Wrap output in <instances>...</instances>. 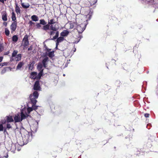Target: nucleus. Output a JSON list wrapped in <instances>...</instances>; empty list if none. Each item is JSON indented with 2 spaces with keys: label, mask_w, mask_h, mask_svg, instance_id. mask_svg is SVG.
Here are the masks:
<instances>
[{
  "label": "nucleus",
  "mask_w": 158,
  "mask_h": 158,
  "mask_svg": "<svg viewBox=\"0 0 158 158\" xmlns=\"http://www.w3.org/2000/svg\"><path fill=\"white\" fill-rule=\"evenodd\" d=\"M59 28L58 27H56V25H51L50 27H49L48 30L42 29L45 31L50 36H53L55 35L51 39L52 40H54L56 39L59 36V31H58Z\"/></svg>",
  "instance_id": "f257e3e1"
},
{
  "label": "nucleus",
  "mask_w": 158,
  "mask_h": 158,
  "mask_svg": "<svg viewBox=\"0 0 158 158\" xmlns=\"http://www.w3.org/2000/svg\"><path fill=\"white\" fill-rule=\"evenodd\" d=\"M56 22V21L54 19H52L48 20V22L47 25L43 26L41 29H45V30H48L49 27H50L51 25H54L53 24L55 23Z\"/></svg>",
  "instance_id": "f03ea898"
},
{
  "label": "nucleus",
  "mask_w": 158,
  "mask_h": 158,
  "mask_svg": "<svg viewBox=\"0 0 158 158\" xmlns=\"http://www.w3.org/2000/svg\"><path fill=\"white\" fill-rule=\"evenodd\" d=\"M77 25V30L79 33H81L85 29L86 27V24L83 23Z\"/></svg>",
  "instance_id": "7ed1b4c3"
},
{
  "label": "nucleus",
  "mask_w": 158,
  "mask_h": 158,
  "mask_svg": "<svg viewBox=\"0 0 158 158\" xmlns=\"http://www.w3.org/2000/svg\"><path fill=\"white\" fill-rule=\"evenodd\" d=\"M28 37L29 36L27 35H26L24 36L23 40V45L24 48H26V46L28 45L29 44V41L28 40Z\"/></svg>",
  "instance_id": "20e7f679"
},
{
  "label": "nucleus",
  "mask_w": 158,
  "mask_h": 158,
  "mask_svg": "<svg viewBox=\"0 0 158 158\" xmlns=\"http://www.w3.org/2000/svg\"><path fill=\"white\" fill-rule=\"evenodd\" d=\"M17 21H14L12 22L10 26V28L11 32H13L15 31L17 27Z\"/></svg>",
  "instance_id": "39448f33"
},
{
  "label": "nucleus",
  "mask_w": 158,
  "mask_h": 158,
  "mask_svg": "<svg viewBox=\"0 0 158 158\" xmlns=\"http://www.w3.org/2000/svg\"><path fill=\"white\" fill-rule=\"evenodd\" d=\"M40 82L39 81H37L34 85L33 89L35 90H40Z\"/></svg>",
  "instance_id": "423d86ee"
},
{
  "label": "nucleus",
  "mask_w": 158,
  "mask_h": 158,
  "mask_svg": "<svg viewBox=\"0 0 158 158\" xmlns=\"http://www.w3.org/2000/svg\"><path fill=\"white\" fill-rule=\"evenodd\" d=\"M49 58L47 56H45V58L42 60L41 63L44 68H46L47 67V62Z\"/></svg>",
  "instance_id": "0eeeda50"
},
{
  "label": "nucleus",
  "mask_w": 158,
  "mask_h": 158,
  "mask_svg": "<svg viewBox=\"0 0 158 158\" xmlns=\"http://www.w3.org/2000/svg\"><path fill=\"white\" fill-rule=\"evenodd\" d=\"M14 120L15 123L19 122L21 121L19 113H18L15 115Z\"/></svg>",
  "instance_id": "6e6552de"
},
{
  "label": "nucleus",
  "mask_w": 158,
  "mask_h": 158,
  "mask_svg": "<svg viewBox=\"0 0 158 158\" xmlns=\"http://www.w3.org/2000/svg\"><path fill=\"white\" fill-rule=\"evenodd\" d=\"M6 121L7 123L13 122L14 121L12 116L11 115L7 116L6 117Z\"/></svg>",
  "instance_id": "1a4fd4ad"
},
{
  "label": "nucleus",
  "mask_w": 158,
  "mask_h": 158,
  "mask_svg": "<svg viewBox=\"0 0 158 158\" xmlns=\"http://www.w3.org/2000/svg\"><path fill=\"white\" fill-rule=\"evenodd\" d=\"M15 11L17 15H19L21 13L20 8L18 5V4L16 2L15 3Z\"/></svg>",
  "instance_id": "9d476101"
},
{
  "label": "nucleus",
  "mask_w": 158,
  "mask_h": 158,
  "mask_svg": "<svg viewBox=\"0 0 158 158\" xmlns=\"http://www.w3.org/2000/svg\"><path fill=\"white\" fill-rule=\"evenodd\" d=\"M30 100L32 104V105H35L36 104L37 102V101L36 100V99L37 98H33L32 97V94H31L30 96Z\"/></svg>",
  "instance_id": "9b49d317"
},
{
  "label": "nucleus",
  "mask_w": 158,
  "mask_h": 158,
  "mask_svg": "<svg viewBox=\"0 0 158 158\" xmlns=\"http://www.w3.org/2000/svg\"><path fill=\"white\" fill-rule=\"evenodd\" d=\"M69 33V32L67 30H64L60 33V35L63 37L66 36L68 35Z\"/></svg>",
  "instance_id": "f8f14e48"
},
{
  "label": "nucleus",
  "mask_w": 158,
  "mask_h": 158,
  "mask_svg": "<svg viewBox=\"0 0 158 158\" xmlns=\"http://www.w3.org/2000/svg\"><path fill=\"white\" fill-rule=\"evenodd\" d=\"M2 15V19L4 21H6L7 20V14L6 11L3 12Z\"/></svg>",
  "instance_id": "ddd939ff"
},
{
  "label": "nucleus",
  "mask_w": 158,
  "mask_h": 158,
  "mask_svg": "<svg viewBox=\"0 0 158 158\" xmlns=\"http://www.w3.org/2000/svg\"><path fill=\"white\" fill-rule=\"evenodd\" d=\"M64 37L62 36H60L56 39V45L59 44L60 43L63 41L64 40Z\"/></svg>",
  "instance_id": "4468645a"
},
{
  "label": "nucleus",
  "mask_w": 158,
  "mask_h": 158,
  "mask_svg": "<svg viewBox=\"0 0 158 158\" xmlns=\"http://www.w3.org/2000/svg\"><path fill=\"white\" fill-rule=\"evenodd\" d=\"M29 136V135H27L23 139V142H24V144H27V143L28 142L29 140V139L28 138V136Z\"/></svg>",
  "instance_id": "2eb2a0df"
},
{
  "label": "nucleus",
  "mask_w": 158,
  "mask_h": 158,
  "mask_svg": "<svg viewBox=\"0 0 158 158\" xmlns=\"http://www.w3.org/2000/svg\"><path fill=\"white\" fill-rule=\"evenodd\" d=\"M43 67L44 66L41 63H39L37 65V69L39 71H41L42 70L43 72L44 69H42Z\"/></svg>",
  "instance_id": "dca6fc26"
},
{
  "label": "nucleus",
  "mask_w": 158,
  "mask_h": 158,
  "mask_svg": "<svg viewBox=\"0 0 158 158\" xmlns=\"http://www.w3.org/2000/svg\"><path fill=\"white\" fill-rule=\"evenodd\" d=\"M24 64V63L23 62H19L16 67V70L20 69Z\"/></svg>",
  "instance_id": "f3484780"
},
{
  "label": "nucleus",
  "mask_w": 158,
  "mask_h": 158,
  "mask_svg": "<svg viewBox=\"0 0 158 158\" xmlns=\"http://www.w3.org/2000/svg\"><path fill=\"white\" fill-rule=\"evenodd\" d=\"M12 11L11 16L12 20L14 21H16L15 14L14 11V9H12Z\"/></svg>",
  "instance_id": "a211bd4d"
},
{
  "label": "nucleus",
  "mask_w": 158,
  "mask_h": 158,
  "mask_svg": "<svg viewBox=\"0 0 158 158\" xmlns=\"http://www.w3.org/2000/svg\"><path fill=\"white\" fill-rule=\"evenodd\" d=\"M37 73L35 72H32L31 73V77L33 79H36Z\"/></svg>",
  "instance_id": "6ab92c4d"
},
{
  "label": "nucleus",
  "mask_w": 158,
  "mask_h": 158,
  "mask_svg": "<svg viewBox=\"0 0 158 158\" xmlns=\"http://www.w3.org/2000/svg\"><path fill=\"white\" fill-rule=\"evenodd\" d=\"M21 5L22 7L25 9H27L29 7L30 5L28 3L25 4L24 3H22Z\"/></svg>",
  "instance_id": "aec40b11"
},
{
  "label": "nucleus",
  "mask_w": 158,
  "mask_h": 158,
  "mask_svg": "<svg viewBox=\"0 0 158 158\" xmlns=\"http://www.w3.org/2000/svg\"><path fill=\"white\" fill-rule=\"evenodd\" d=\"M35 64V63L34 62H30L29 63V64L28 65L29 66V70H32L33 69V67L34 64Z\"/></svg>",
  "instance_id": "412c9836"
},
{
  "label": "nucleus",
  "mask_w": 158,
  "mask_h": 158,
  "mask_svg": "<svg viewBox=\"0 0 158 158\" xmlns=\"http://www.w3.org/2000/svg\"><path fill=\"white\" fill-rule=\"evenodd\" d=\"M32 97L35 98H38L39 94L38 92L37 91H35L33 92V94H32Z\"/></svg>",
  "instance_id": "4be33fe9"
},
{
  "label": "nucleus",
  "mask_w": 158,
  "mask_h": 158,
  "mask_svg": "<svg viewBox=\"0 0 158 158\" xmlns=\"http://www.w3.org/2000/svg\"><path fill=\"white\" fill-rule=\"evenodd\" d=\"M20 118L21 119V121L23 119H25L27 117L26 115L23 113L22 111L20 113Z\"/></svg>",
  "instance_id": "5701e85b"
},
{
  "label": "nucleus",
  "mask_w": 158,
  "mask_h": 158,
  "mask_svg": "<svg viewBox=\"0 0 158 158\" xmlns=\"http://www.w3.org/2000/svg\"><path fill=\"white\" fill-rule=\"evenodd\" d=\"M91 6L95 4L97 1V0H88Z\"/></svg>",
  "instance_id": "b1692460"
},
{
  "label": "nucleus",
  "mask_w": 158,
  "mask_h": 158,
  "mask_svg": "<svg viewBox=\"0 0 158 158\" xmlns=\"http://www.w3.org/2000/svg\"><path fill=\"white\" fill-rule=\"evenodd\" d=\"M31 18L33 21L35 22L38 20V18L36 15H33L31 17Z\"/></svg>",
  "instance_id": "393cba45"
},
{
  "label": "nucleus",
  "mask_w": 158,
  "mask_h": 158,
  "mask_svg": "<svg viewBox=\"0 0 158 158\" xmlns=\"http://www.w3.org/2000/svg\"><path fill=\"white\" fill-rule=\"evenodd\" d=\"M74 24L76 25H77V22H74V23H72V22H71L69 23L70 26L69 28L70 29H73V28L74 27Z\"/></svg>",
  "instance_id": "a878e982"
},
{
  "label": "nucleus",
  "mask_w": 158,
  "mask_h": 158,
  "mask_svg": "<svg viewBox=\"0 0 158 158\" xmlns=\"http://www.w3.org/2000/svg\"><path fill=\"white\" fill-rule=\"evenodd\" d=\"M43 72L42 70L40 72L38 75H37L36 79H40L41 78V77L43 75Z\"/></svg>",
  "instance_id": "bb28decb"
},
{
  "label": "nucleus",
  "mask_w": 158,
  "mask_h": 158,
  "mask_svg": "<svg viewBox=\"0 0 158 158\" xmlns=\"http://www.w3.org/2000/svg\"><path fill=\"white\" fill-rule=\"evenodd\" d=\"M21 54H19L17 55L16 57L15 58V60L16 61H19L20 60L21 58Z\"/></svg>",
  "instance_id": "cd10ccee"
},
{
  "label": "nucleus",
  "mask_w": 158,
  "mask_h": 158,
  "mask_svg": "<svg viewBox=\"0 0 158 158\" xmlns=\"http://www.w3.org/2000/svg\"><path fill=\"white\" fill-rule=\"evenodd\" d=\"M40 23L41 24L43 25L44 26H45L47 25V22L45 21L44 19H41L40 20Z\"/></svg>",
  "instance_id": "c85d7f7f"
},
{
  "label": "nucleus",
  "mask_w": 158,
  "mask_h": 158,
  "mask_svg": "<svg viewBox=\"0 0 158 158\" xmlns=\"http://www.w3.org/2000/svg\"><path fill=\"white\" fill-rule=\"evenodd\" d=\"M54 51H52L48 53V56L50 58H52L54 56Z\"/></svg>",
  "instance_id": "c756f323"
},
{
  "label": "nucleus",
  "mask_w": 158,
  "mask_h": 158,
  "mask_svg": "<svg viewBox=\"0 0 158 158\" xmlns=\"http://www.w3.org/2000/svg\"><path fill=\"white\" fill-rule=\"evenodd\" d=\"M18 53V51L17 50H14L12 53L11 56L12 57H14L16 56L17 55Z\"/></svg>",
  "instance_id": "7c9ffc66"
},
{
  "label": "nucleus",
  "mask_w": 158,
  "mask_h": 158,
  "mask_svg": "<svg viewBox=\"0 0 158 158\" xmlns=\"http://www.w3.org/2000/svg\"><path fill=\"white\" fill-rule=\"evenodd\" d=\"M12 40L13 41L16 42L18 40V37L16 35H14L12 37Z\"/></svg>",
  "instance_id": "2f4dec72"
},
{
  "label": "nucleus",
  "mask_w": 158,
  "mask_h": 158,
  "mask_svg": "<svg viewBox=\"0 0 158 158\" xmlns=\"http://www.w3.org/2000/svg\"><path fill=\"white\" fill-rule=\"evenodd\" d=\"M4 50V46L3 43H0V53Z\"/></svg>",
  "instance_id": "473e14b6"
},
{
  "label": "nucleus",
  "mask_w": 158,
  "mask_h": 158,
  "mask_svg": "<svg viewBox=\"0 0 158 158\" xmlns=\"http://www.w3.org/2000/svg\"><path fill=\"white\" fill-rule=\"evenodd\" d=\"M5 34L6 36H9L10 34V31L7 28L5 29Z\"/></svg>",
  "instance_id": "72a5a7b5"
},
{
  "label": "nucleus",
  "mask_w": 158,
  "mask_h": 158,
  "mask_svg": "<svg viewBox=\"0 0 158 158\" xmlns=\"http://www.w3.org/2000/svg\"><path fill=\"white\" fill-rule=\"evenodd\" d=\"M12 128V127L10 125V124L9 123L7 124L6 126V129L9 130V129L11 128Z\"/></svg>",
  "instance_id": "f704fd0d"
},
{
  "label": "nucleus",
  "mask_w": 158,
  "mask_h": 158,
  "mask_svg": "<svg viewBox=\"0 0 158 158\" xmlns=\"http://www.w3.org/2000/svg\"><path fill=\"white\" fill-rule=\"evenodd\" d=\"M33 110L32 107H28L27 109V112L28 113H30Z\"/></svg>",
  "instance_id": "c9c22d12"
},
{
  "label": "nucleus",
  "mask_w": 158,
  "mask_h": 158,
  "mask_svg": "<svg viewBox=\"0 0 158 158\" xmlns=\"http://www.w3.org/2000/svg\"><path fill=\"white\" fill-rule=\"evenodd\" d=\"M32 108L33 110H35L37 109L38 106L33 104L32 105Z\"/></svg>",
  "instance_id": "e433bc0d"
},
{
  "label": "nucleus",
  "mask_w": 158,
  "mask_h": 158,
  "mask_svg": "<svg viewBox=\"0 0 158 158\" xmlns=\"http://www.w3.org/2000/svg\"><path fill=\"white\" fill-rule=\"evenodd\" d=\"M4 130V127L2 124H0V131H2Z\"/></svg>",
  "instance_id": "4c0bfd02"
},
{
  "label": "nucleus",
  "mask_w": 158,
  "mask_h": 158,
  "mask_svg": "<svg viewBox=\"0 0 158 158\" xmlns=\"http://www.w3.org/2000/svg\"><path fill=\"white\" fill-rule=\"evenodd\" d=\"M36 26V27L38 28H40L41 27V24H40V23H37Z\"/></svg>",
  "instance_id": "58836bf2"
},
{
  "label": "nucleus",
  "mask_w": 158,
  "mask_h": 158,
  "mask_svg": "<svg viewBox=\"0 0 158 158\" xmlns=\"http://www.w3.org/2000/svg\"><path fill=\"white\" fill-rule=\"evenodd\" d=\"M6 71V68H4L1 71V73L3 74L5 73Z\"/></svg>",
  "instance_id": "ea45409f"
},
{
  "label": "nucleus",
  "mask_w": 158,
  "mask_h": 158,
  "mask_svg": "<svg viewBox=\"0 0 158 158\" xmlns=\"http://www.w3.org/2000/svg\"><path fill=\"white\" fill-rule=\"evenodd\" d=\"M0 64H1V66L2 67L5 65H7V62H4L2 63H1Z\"/></svg>",
  "instance_id": "a19ab883"
},
{
  "label": "nucleus",
  "mask_w": 158,
  "mask_h": 158,
  "mask_svg": "<svg viewBox=\"0 0 158 158\" xmlns=\"http://www.w3.org/2000/svg\"><path fill=\"white\" fill-rule=\"evenodd\" d=\"M33 48V46L32 45L28 49V51H31L32 50Z\"/></svg>",
  "instance_id": "79ce46f5"
},
{
  "label": "nucleus",
  "mask_w": 158,
  "mask_h": 158,
  "mask_svg": "<svg viewBox=\"0 0 158 158\" xmlns=\"http://www.w3.org/2000/svg\"><path fill=\"white\" fill-rule=\"evenodd\" d=\"M10 53V51H8L7 52H4V55H8Z\"/></svg>",
  "instance_id": "37998d69"
},
{
  "label": "nucleus",
  "mask_w": 158,
  "mask_h": 158,
  "mask_svg": "<svg viewBox=\"0 0 158 158\" xmlns=\"http://www.w3.org/2000/svg\"><path fill=\"white\" fill-rule=\"evenodd\" d=\"M149 114H148L146 113L144 114V116L146 118L148 117L149 116Z\"/></svg>",
  "instance_id": "c03bdc74"
},
{
  "label": "nucleus",
  "mask_w": 158,
  "mask_h": 158,
  "mask_svg": "<svg viewBox=\"0 0 158 158\" xmlns=\"http://www.w3.org/2000/svg\"><path fill=\"white\" fill-rule=\"evenodd\" d=\"M31 25H32L34 23L32 22L31 21H30L29 23Z\"/></svg>",
  "instance_id": "a18cd8bd"
},
{
  "label": "nucleus",
  "mask_w": 158,
  "mask_h": 158,
  "mask_svg": "<svg viewBox=\"0 0 158 158\" xmlns=\"http://www.w3.org/2000/svg\"><path fill=\"white\" fill-rule=\"evenodd\" d=\"M3 24L5 27H6L7 25V23L5 22H4L3 23Z\"/></svg>",
  "instance_id": "49530a36"
},
{
  "label": "nucleus",
  "mask_w": 158,
  "mask_h": 158,
  "mask_svg": "<svg viewBox=\"0 0 158 158\" xmlns=\"http://www.w3.org/2000/svg\"><path fill=\"white\" fill-rule=\"evenodd\" d=\"M79 37L80 38L79 40H78L77 41H76L75 42V43H78L80 41V39L82 37V36H81L80 35L79 36Z\"/></svg>",
  "instance_id": "de8ad7c7"
},
{
  "label": "nucleus",
  "mask_w": 158,
  "mask_h": 158,
  "mask_svg": "<svg viewBox=\"0 0 158 158\" xmlns=\"http://www.w3.org/2000/svg\"><path fill=\"white\" fill-rule=\"evenodd\" d=\"M6 1V0H0V2L4 4V1Z\"/></svg>",
  "instance_id": "09e8293b"
},
{
  "label": "nucleus",
  "mask_w": 158,
  "mask_h": 158,
  "mask_svg": "<svg viewBox=\"0 0 158 158\" xmlns=\"http://www.w3.org/2000/svg\"><path fill=\"white\" fill-rule=\"evenodd\" d=\"M3 59V57L2 56L0 57V63L2 61Z\"/></svg>",
  "instance_id": "8fccbe9b"
},
{
  "label": "nucleus",
  "mask_w": 158,
  "mask_h": 158,
  "mask_svg": "<svg viewBox=\"0 0 158 158\" xmlns=\"http://www.w3.org/2000/svg\"><path fill=\"white\" fill-rule=\"evenodd\" d=\"M59 44H58L57 45H56V49H58V46Z\"/></svg>",
  "instance_id": "3c124183"
},
{
  "label": "nucleus",
  "mask_w": 158,
  "mask_h": 158,
  "mask_svg": "<svg viewBox=\"0 0 158 158\" xmlns=\"http://www.w3.org/2000/svg\"><path fill=\"white\" fill-rule=\"evenodd\" d=\"M3 131H4V132H6V133L7 132L6 128L4 129Z\"/></svg>",
  "instance_id": "603ef678"
},
{
  "label": "nucleus",
  "mask_w": 158,
  "mask_h": 158,
  "mask_svg": "<svg viewBox=\"0 0 158 158\" xmlns=\"http://www.w3.org/2000/svg\"><path fill=\"white\" fill-rule=\"evenodd\" d=\"M63 76H65V75L64 74H63Z\"/></svg>",
  "instance_id": "864d4df0"
},
{
  "label": "nucleus",
  "mask_w": 158,
  "mask_h": 158,
  "mask_svg": "<svg viewBox=\"0 0 158 158\" xmlns=\"http://www.w3.org/2000/svg\"><path fill=\"white\" fill-rule=\"evenodd\" d=\"M1 64H0V66H1Z\"/></svg>",
  "instance_id": "5fc2aeb1"
}]
</instances>
